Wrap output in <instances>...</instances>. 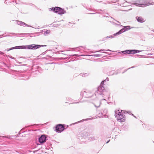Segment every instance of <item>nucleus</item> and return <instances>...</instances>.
Instances as JSON below:
<instances>
[{
  "instance_id": "nucleus-1",
  "label": "nucleus",
  "mask_w": 154,
  "mask_h": 154,
  "mask_svg": "<svg viewBox=\"0 0 154 154\" xmlns=\"http://www.w3.org/2000/svg\"><path fill=\"white\" fill-rule=\"evenodd\" d=\"M106 80L108 81H109V78L107 77L106 80H104L101 82L100 85L97 88V92L99 94L102 95L103 97H104L103 96H106L108 99L109 98L108 97L109 96V93L106 91L103 86L104 85V83L106 82Z\"/></svg>"
},
{
  "instance_id": "nucleus-2",
  "label": "nucleus",
  "mask_w": 154,
  "mask_h": 154,
  "mask_svg": "<svg viewBox=\"0 0 154 154\" xmlns=\"http://www.w3.org/2000/svg\"><path fill=\"white\" fill-rule=\"evenodd\" d=\"M111 23H112L114 24H115L116 25L119 26H122L123 28L120 30H119L118 32H117L116 33H114L112 35H109L107 36L106 37V38H113L115 36H117V35H119L122 33L129 30L131 29V27L129 26H123L122 25L119 24H116L114 22H110Z\"/></svg>"
},
{
  "instance_id": "nucleus-3",
  "label": "nucleus",
  "mask_w": 154,
  "mask_h": 154,
  "mask_svg": "<svg viewBox=\"0 0 154 154\" xmlns=\"http://www.w3.org/2000/svg\"><path fill=\"white\" fill-rule=\"evenodd\" d=\"M124 113L125 112L123 110H118L115 111V117L117 120L121 122H124L125 120V117Z\"/></svg>"
},
{
  "instance_id": "nucleus-4",
  "label": "nucleus",
  "mask_w": 154,
  "mask_h": 154,
  "mask_svg": "<svg viewBox=\"0 0 154 154\" xmlns=\"http://www.w3.org/2000/svg\"><path fill=\"white\" fill-rule=\"evenodd\" d=\"M154 4L153 2L150 3L146 0L137 1H135V3H134L133 4L134 5H135L136 6L140 7H144L150 5H152Z\"/></svg>"
},
{
  "instance_id": "nucleus-5",
  "label": "nucleus",
  "mask_w": 154,
  "mask_h": 154,
  "mask_svg": "<svg viewBox=\"0 0 154 154\" xmlns=\"http://www.w3.org/2000/svg\"><path fill=\"white\" fill-rule=\"evenodd\" d=\"M142 51H139L137 50H126L125 51L119 52L118 53L120 54H134Z\"/></svg>"
},
{
  "instance_id": "nucleus-6",
  "label": "nucleus",
  "mask_w": 154,
  "mask_h": 154,
  "mask_svg": "<svg viewBox=\"0 0 154 154\" xmlns=\"http://www.w3.org/2000/svg\"><path fill=\"white\" fill-rule=\"evenodd\" d=\"M46 46V45H36L35 44H32L27 45L26 46H24L23 48L26 49H36L39 48V47H43Z\"/></svg>"
},
{
  "instance_id": "nucleus-7",
  "label": "nucleus",
  "mask_w": 154,
  "mask_h": 154,
  "mask_svg": "<svg viewBox=\"0 0 154 154\" xmlns=\"http://www.w3.org/2000/svg\"><path fill=\"white\" fill-rule=\"evenodd\" d=\"M89 133L85 131H83L80 134H78V139L80 140L84 138L85 139V137L88 136Z\"/></svg>"
},
{
  "instance_id": "nucleus-8",
  "label": "nucleus",
  "mask_w": 154,
  "mask_h": 154,
  "mask_svg": "<svg viewBox=\"0 0 154 154\" xmlns=\"http://www.w3.org/2000/svg\"><path fill=\"white\" fill-rule=\"evenodd\" d=\"M50 9V10H53L55 12L59 14H61L64 13V11L59 7L51 8Z\"/></svg>"
},
{
  "instance_id": "nucleus-9",
  "label": "nucleus",
  "mask_w": 154,
  "mask_h": 154,
  "mask_svg": "<svg viewBox=\"0 0 154 154\" xmlns=\"http://www.w3.org/2000/svg\"><path fill=\"white\" fill-rule=\"evenodd\" d=\"M80 95L82 97L85 98H90L93 96V95L91 93L89 92H86L85 91H82L80 93Z\"/></svg>"
},
{
  "instance_id": "nucleus-10",
  "label": "nucleus",
  "mask_w": 154,
  "mask_h": 154,
  "mask_svg": "<svg viewBox=\"0 0 154 154\" xmlns=\"http://www.w3.org/2000/svg\"><path fill=\"white\" fill-rule=\"evenodd\" d=\"M84 49V47L82 46H80L79 47H77L74 48H68V51L75 50V49H76V50L75 51H78L79 52H82V51H84V50L83 49Z\"/></svg>"
},
{
  "instance_id": "nucleus-11",
  "label": "nucleus",
  "mask_w": 154,
  "mask_h": 154,
  "mask_svg": "<svg viewBox=\"0 0 154 154\" xmlns=\"http://www.w3.org/2000/svg\"><path fill=\"white\" fill-rule=\"evenodd\" d=\"M64 129L63 126L61 124L58 125L56 127V130L57 132H60L63 131Z\"/></svg>"
},
{
  "instance_id": "nucleus-12",
  "label": "nucleus",
  "mask_w": 154,
  "mask_h": 154,
  "mask_svg": "<svg viewBox=\"0 0 154 154\" xmlns=\"http://www.w3.org/2000/svg\"><path fill=\"white\" fill-rule=\"evenodd\" d=\"M46 137L44 135H42L39 138V141L40 143H44L46 141Z\"/></svg>"
},
{
  "instance_id": "nucleus-13",
  "label": "nucleus",
  "mask_w": 154,
  "mask_h": 154,
  "mask_svg": "<svg viewBox=\"0 0 154 154\" xmlns=\"http://www.w3.org/2000/svg\"><path fill=\"white\" fill-rule=\"evenodd\" d=\"M136 18L138 22L143 23L145 21L144 19L141 17L137 16Z\"/></svg>"
},
{
  "instance_id": "nucleus-14",
  "label": "nucleus",
  "mask_w": 154,
  "mask_h": 154,
  "mask_svg": "<svg viewBox=\"0 0 154 154\" xmlns=\"http://www.w3.org/2000/svg\"><path fill=\"white\" fill-rule=\"evenodd\" d=\"M89 119H83L81 121H78V122H76L74 124L73 123L72 124L73 125L74 124H77V123H79L83 122L84 121H85L88 120H89Z\"/></svg>"
},
{
  "instance_id": "nucleus-15",
  "label": "nucleus",
  "mask_w": 154,
  "mask_h": 154,
  "mask_svg": "<svg viewBox=\"0 0 154 154\" xmlns=\"http://www.w3.org/2000/svg\"><path fill=\"white\" fill-rule=\"evenodd\" d=\"M111 51L109 49H108L107 50H104V49H101V50H100L99 51H95L94 52H93L94 53H96V52H101L102 51Z\"/></svg>"
},
{
  "instance_id": "nucleus-16",
  "label": "nucleus",
  "mask_w": 154,
  "mask_h": 154,
  "mask_svg": "<svg viewBox=\"0 0 154 154\" xmlns=\"http://www.w3.org/2000/svg\"><path fill=\"white\" fill-rule=\"evenodd\" d=\"M79 75L80 76H82V77H85L87 76L88 75V74L87 73H81L79 74Z\"/></svg>"
},
{
  "instance_id": "nucleus-17",
  "label": "nucleus",
  "mask_w": 154,
  "mask_h": 154,
  "mask_svg": "<svg viewBox=\"0 0 154 154\" xmlns=\"http://www.w3.org/2000/svg\"><path fill=\"white\" fill-rule=\"evenodd\" d=\"M50 33L49 30H47L44 31V34L45 35H47Z\"/></svg>"
},
{
  "instance_id": "nucleus-18",
  "label": "nucleus",
  "mask_w": 154,
  "mask_h": 154,
  "mask_svg": "<svg viewBox=\"0 0 154 154\" xmlns=\"http://www.w3.org/2000/svg\"><path fill=\"white\" fill-rule=\"evenodd\" d=\"M95 137H89L88 138V140H95Z\"/></svg>"
},
{
  "instance_id": "nucleus-19",
  "label": "nucleus",
  "mask_w": 154,
  "mask_h": 154,
  "mask_svg": "<svg viewBox=\"0 0 154 154\" xmlns=\"http://www.w3.org/2000/svg\"><path fill=\"white\" fill-rule=\"evenodd\" d=\"M70 99H71V98H68V101H69V102H68V103H69V104H71L72 103H74L72 101V100L71 101H70Z\"/></svg>"
},
{
  "instance_id": "nucleus-20",
  "label": "nucleus",
  "mask_w": 154,
  "mask_h": 154,
  "mask_svg": "<svg viewBox=\"0 0 154 154\" xmlns=\"http://www.w3.org/2000/svg\"><path fill=\"white\" fill-rule=\"evenodd\" d=\"M98 102H99V105H96L94 104V106H95L96 107H99L100 106V104H101V102H100V101H99Z\"/></svg>"
},
{
  "instance_id": "nucleus-21",
  "label": "nucleus",
  "mask_w": 154,
  "mask_h": 154,
  "mask_svg": "<svg viewBox=\"0 0 154 154\" xmlns=\"http://www.w3.org/2000/svg\"><path fill=\"white\" fill-rule=\"evenodd\" d=\"M114 71H111L109 73V74L110 75H114Z\"/></svg>"
},
{
  "instance_id": "nucleus-22",
  "label": "nucleus",
  "mask_w": 154,
  "mask_h": 154,
  "mask_svg": "<svg viewBox=\"0 0 154 154\" xmlns=\"http://www.w3.org/2000/svg\"><path fill=\"white\" fill-rule=\"evenodd\" d=\"M81 55H78V54H73V55H71L70 56H76L77 57H79Z\"/></svg>"
},
{
  "instance_id": "nucleus-23",
  "label": "nucleus",
  "mask_w": 154,
  "mask_h": 154,
  "mask_svg": "<svg viewBox=\"0 0 154 154\" xmlns=\"http://www.w3.org/2000/svg\"><path fill=\"white\" fill-rule=\"evenodd\" d=\"M93 56L97 57H100V54H94L93 55Z\"/></svg>"
},
{
  "instance_id": "nucleus-24",
  "label": "nucleus",
  "mask_w": 154,
  "mask_h": 154,
  "mask_svg": "<svg viewBox=\"0 0 154 154\" xmlns=\"http://www.w3.org/2000/svg\"><path fill=\"white\" fill-rule=\"evenodd\" d=\"M117 128V127L114 128L112 130V131L113 132H115Z\"/></svg>"
},
{
  "instance_id": "nucleus-25",
  "label": "nucleus",
  "mask_w": 154,
  "mask_h": 154,
  "mask_svg": "<svg viewBox=\"0 0 154 154\" xmlns=\"http://www.w3.org/2000/svg\"><path fill=\"white\" fill-rule=\"evenodd\" d=\"M110 17L111 19H113V20H115V19L114 18H113L112 17ZM115 20L117 22L119 23H120L119 21L116 20Z\"/></svg>"
},
{
  "instance_id": "nucleus-26",
  "label": "nucleus",
  "mask_w": 154,
  "mask_h": 154,
  "mask_svg": "<svg viewBox=\"0 0 154 154\" xmlns=\"http://www.w3.org/2000/svg\"><path fill=\"white\" fill-rule=\"evenodd\" d=\"M98 114L99 116H101L103 115L102 113V112H101L100 113L99 112Z\"/></svg>"
},
{
  "instance_id": "nucleus-27",
  "label": "nucleus",
  "mask_w": 154,
  "mask_h": 154,
  "mask_svg": "<svg viewBox=\"0 0 154 154\" xmlns=\"http://www.w3.org/2000/svg\"><path fill=\"white\" fill-rule=\"evenodd\" d=\"M114 73H115L114 75H117L119 73L118 72V70L115 71V72L114 71Z\"/></svg>"
},
{
  "instance_id": "nucleus-28",
  "label": "nucleus",
  "mask_w": 154,
  "mask_h": 154,
  "mask_svg": "<svg viewBox=\"0 0 154 154\" xmlns=\"http://www.w3.org/2000/svg\"><path fill=\"white\" fill-rule=\"evenodd\" d=\"M21 23L22 24L26 25V26H27V25L25 24L24 23L21 22Z\"/></svg>"
},
{
  "instance_id": "nucleus-29",
  "label": "nucleus",
  "mask_w": 154,
  "mask_h": 154,
  "mask_svg": "<svg viewBox=\"0 0 154 154\" xmlns=\"http://www.w3.org/2000/svg\"><path fill=\"white\" fill-rule=\"evenodd\" d=\"M103 17H106V18H109V17L108 16H103Z\"/></svg>"
},
{
  "instance_id": "nucleus-30",
  "label": "nucleus",
  "mask_w": 154,
  "mask_h": 154,
  "mask_svg": "<svg viewBox=\"0 0 154 154\" xmlns=\"http://www.w3.org/2000/svg\"><path fill=\"white\" fill-rule=\"evenodd\" d=\"M109 141H110V140H109L108 141L106 142V143H108L109 142Z\"/></svg>"
},
{
  "instance_id": "nucleus-31",
  "label": "nucleus",
  "mask_w": 154,
  "mask_h": 154,
  "mask_svg": "<svg viewBox=\"0 0 154 154\" xmlns=\"http://www.w3.org/2000/svg\"><path fill=\"white\" fill-rule=\"evenodd\" d=\"M106 20H107V21H109V20H111V19H110V20H109V19H106Z\"/></svg>"
},
{
  "instance_id": "nucleus-32",
  "label": "nucleus",
  "mask_w": 154,
  "mask_h": 154,
  "mask_svg": "<svg viewBox=\"0 0 154 154\" xmlns=\"http://www.w3.org/2000/svg\"><path fill=\"white\" fill-rule=\"evenodd\" d=\"M69 59L68 58V62H69L70 61V60H69Z\"/></svg>"
},
{
  "instance_id": "nucleus-33",
  "label": "nucleus",
  "mask_w": 154,
  "mask_h": 154,
  "mask_svg": "<svg viewBox=\"0 0 154 154\" xmlns=\"http://www.w3.org/2000/svg\"><path fill=\"white\" fill-rule=\"evenodd\" d=\"M106 100L105 99H102L101 100Z\"/></svg>"
},
{
  "instance_id": "nucleus-34",
  "label": "nucleus",
  "mask_w": 154,
  "mask_h": 154,
  "mask_svg": "<svg viewBox=\"0 0 154 154\" xmlns=\"http://www.w3.org/2000/svg\"><path fill=\"white\" fill-rule=\"evenodd\" d=\"M14 48H11V49H9V50H8V51H9V50H11V49H14Z\"/></svg>"
},
{
  "instance_id": "nucleus-35",
  "label": "nucleus",
  "mask_w": 154,
  "mask_h": 154,
  "mask_svg": "<svg viewBox=\"0 0 154 154\" xmlns=\"http://www.w3.org/2000/svg\"><path fill=\"white\" fill-rule=\"evenodd\" d=\"M89 14H95L94 13H90Z\"/></svg>"
},
{
  "instance_id": "nucleus-36",
  "label": "nucleus",
  "mask_w": 154,
  "mask_h": 154,
  "mask_svg": "<svg viewBox=\"0 0 154 154\" xmlns=\"http://www.w3.org/2000/svg\"><path fill=\"white\" fill-rule=\"evenodd\" d=\"M131 115H132L133 116H134V117L136 118V117H135V116H134V115L133 114H131Z\"/></svg>"
},
{
  "instance_id": "nucleus-37",
  "label": "nucleus",
  "mask_w": 154,
  "mask_h": 154,
  "mask_svg": "<svg viewBox=\"0 0 154 154\" xmlns=\"http://www.w3.org/2000/svg\"><path fill=\"white\" fill-rule=\"evenodd\" d=\"M134 66H132V67H131V68H134Z\"/></svg>"
},
{
  "instance_id": "nucleus-38",
  "label": "nucleus",
  "mask_w": 154,
  "mask_h": 154,
  "mask_svg": "<svg viewBox=\"0 0 154 154\" xmlns=\"http://www.w3.org/2000/svg\"><path fill=\"white\" fill-rule=\"evenodd\" d=\"M96 93H97V92H96V93H95V95H96Z\"/></svg>"
},
{
  "instance_id": "nucleus-39",
  "label": "nucleus",
  "mask_w": 154,
  "mask_h": 154,
  "mask_svg": "<svg viewBox=\"0 0 154 154\" xmlns=\"http://www.w3.org/2000/svg\"><path fill=\"white\" fill-rule=\"evenodd\" d=\"M107 14L108 15H109V14Z\"/></svg>"
},
{
  "instance_id": "nucleus-40",
  "label": "nucleus",
  "mask_w": 154,
  "mask_h": 154,
  "mask_svg": "<svg viewBox=\"0 0 154 154\" xmlns=\"http://www.w3.org/2000/svg\"><path fill=\"white\" fill-rule=\"evenodd\" d=\"M95 0L97 2V0Z\"/></svg>"
},
{
  "instance_id": "nucleus-41",
  "label": "nucleus",
  "mask_w": 154,
  "mask_h": 154,
  "mask_svg": "<svg viewBox=\"0 0 154 154\" xmlns=\"http://www.w3.org/2000/svg\"><path fill=\"white\" fill-rule=\"evenodd\" d=\"M103 52V53H106V52Z\"/></svg>"
},
{
  "instance_id": "nucleus-42",
  "label": "nucleus",
  "mask_w": 154,
  "mask_h": 154,
  "mask_svg": "<svg viewBox=\"0 0 154 154\" xmlns=\"http://www.w3.org/2000/svg\"><path fill=\"white\" fill-rule=\"evenodd\" d=\"M69 56H70V55H69V56L68 57H68H69Z\"/></svg>"
},
{
  "instance_id": "nucleus-43",
  "label": "nucleus",
  "mask_w": 154,
  "mask_h": 154,
  "mask_svg": "<svg viewBox=\"0 0 154 154\" xmlns=\"http://www.w3.org/2000/svg\"><path fill=\"white\" fill-rule=\"evenodd\" d=\"M152 31L154 32V30H152Z\"/></svg>"
}]
</instances>
